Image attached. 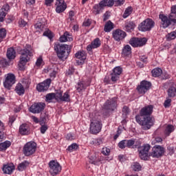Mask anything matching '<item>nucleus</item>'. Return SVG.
I'll return each mask as SVG.
<instances>
[{"label":"nucleus","instance_id":"obj_1","mask_svg":"<svg viewBox=\"0 0 176 176\" xmlns=\"http://www.w3.org/2000/svg\"><path fill=\"white\" fill-rule=\"evenodd\" d=\"M152 112H153V106L150 104L140 110V116H135L136 122L142 126L143 130H149L153 126V121H152V118H151Z\"/></svg>","mask_w":176,"mask_h":176},{"label":"nucleus","instance_id":"obj_2","mask_svg":"<svg viewBox=\"0 0 176 176\" xmlns=\"http://www.w3.org/2000/svg\"><path fill=\"white\" fill-rule=\"evenodd\" d=\"M72 47L65 44H55L54 50L60 60H67Z\"/></svg>","mask_w":176,"mask_h":176},{"label":"nucleus","instance_id":"obj_3","mask_svg":"<svg viewBox=\"0 0 176 176\" xmlns=\"http://www.w3.org/2000/svg\"><path fill=\"white\" fill-rule=\"evenodd\" d=\"M116 108H118V99L116 98L107 100L103 106V111L105 112L104 115L108 116L109 113L113 112Z\"/></svg>","mask_w":176,"mask_h":176},{"label":"nucleus","instance_id":"obj_4","mask_svg":"<svg viewBox=\"0 0 176 176\" xmlns=\"http://www.w3.org/2000/svg\"><path fill=\"white\" fill-rule=\"evenodd\" d=\"M19 54H21L19 64L22 65L21 69H23L24 65L30 61V57L32 56V52H31V48L28 47L21 50Z\"/></svg>","mask_w":176,"mask_h":176},{"label":"nucleus","instance_id":"obj_5","mask_svg":"<svg viewBox=\"0 0 176 176\" xmlns=\"http://www.w3.org/2000/svg\"><path fill=\"white\" fill-rule=\"evenodd\" d=\"M140 145L141 143L138 142ZM139 144H135V147L138 148L139 156L142 160H148L149 157V151L151 149V145L144 144L140 147Z\"/></svg>","mask_w":176,"mask_h":176},{"label":"nucleus","instance_id":"obj_6","mask_svg":"<svg viewBox=\"0 0 176 176\" xmlns=\"http://www.w3.org/2000/svg\"><path fill=\"white\" fill-rule=\"evenodd\" d=\"M115 5V1L114 0H103L101 1L98 4H96L94 6V13L95 14H100V12L105 8V6H108L109 8H111V6H113Z\"/></svg>","mask_w":176,"mask_h":176},{"label":"nucleus","instance_id":"obj_7","mask_svg":"<svg viewBox=\"0 0 176 176\" xmlns=\"http://www.w3.org/2000/svg\"><path fill=\"white\" fill-rule=\"evenodd\" d=\"M153 27H155V21L151 19H146L139 25L138 28L140 31L145 32L151 31Z\"/></svg>","mask_w":176,"mask_h":176},{"label":"nucleus","instance_id":"obj_8","mask_svg":"<svg viewBox=\"0 0 176 176\" xmlns=\"http://www.w3.org/2000/svg\"><path fill=\"white\" fill-rule=\"evenodd\" d=\"M36 151V143L29 142L26 143L23 147V153L25 156H31L34 155Z\"/></svg>","mask_w":176,"mask_h":176},{"label":"nucleus","instance_id":"obj_9","mask_svg":"<svg viewBox=\"0 0 176 176\" xmlns=\"http://www.w3.org/2000/svg\"><path fill=\"white\" fill-rule=\"evenodd\" d=\"M50 173L51 175H57L61 171V166L58 162L52 160L49 162Z\"/></svg>","mask_w":176,"mask_h":176},{"label":"nucleus","instance_id":"obj_10","mask_svg":"<svg viewBox=\"0 0 176 176\" xmlns=\"http://www.w3.org/2000/svg\"><path fill=\"white\" fill-rule=\"evenodd\" d=\"M164 153V148L162 147V146H155L152 148V152L149 153V156L159 159V157L163 156Z\"/></svg>","mask_w":176,"mask_h":176},{"label":"nucleus","instance_id":"obj_11","mask_svg":"<svg viewBox=\"0 0 176 176\" xmlns=\"http://www.w3.org/2000/svg\"><path fill=\"white\" fill-rule=\"evenodd\" d=\"M101 131V121L91 120L90 124V132L92 134H98Z\"/></svg>","mask_w":176,"mask_h":176},{"label":"nucleus","instance_id":"obj_12","mask_svg":"<svg viewBox=\"0 0 176 176\" xmlns=\"http://www.w3.org/2000/svg\"><path fill=\"white\" fill-rule=\"evenodd\" d=\"M151 86L152 84L151 82L143 80L140 82V85L137 87V90L140 94H145V93L151 89Z\"/></svg>","mask_w":176,"mask_h":176},{"label":"nucleus","instance_id":"obj_13","mask_svg":"<svg viewBox=\"0 0 176 176\" xmlns=\"http://www.w3.org/2000/svg\"><path fill=\"white\" fill-rule=\"evenodd\" d=\"M16 83V76L13 74H8L3 82L6 89H10Z\"/></svg>","mask_w":176,"mask_h":176},{"label":"nucleus","instance_id":"obj_14","mask_svg":"<svg viewBox=\"0 0 176 176\" xmlns=\"http://www.w3.org/2000/svg\"><path fill=\"white\" fill-rule=\"evenodd\" d=\"M129 43L133 47H141V46H144V45L146 44V38H131Z\"/></svg>","mask_w":176,"mask_h":176},{"label":"nucleus","instance_id":"obj_15","mask_svg":"<svg viewBox=\"0 0 176 176\" xmlns=\"http://www.w3.org/2000/svg\"><path fill=\"white\" fill-rule=\"evenodd\" d=\"M126 36H127V34H126V32L120 29H117L113 31V38L117 42H120V41H123V39H124Z\"/></svg>","mask_w":176,"mask_h":176},{"label":"nucleus","instance_id":"obj_16","mask_svg":"<svg viewBox=\"0 0 176 176\" xmlns=\"http://www.w3.org/2000/svg\"><path fill=\"white\" fill-rule=\"evenodd\" d=\"M45 107L46 104L43 102L35 103L30 107V111L32 113H40V112L45 109Z\"/></svg>","mask_w":176,"mask_h":176},{"label":"nucleus","instance_id":"obj_17","mask_svg":"<svg viewBox=\"0 0 176 176\" xmlns=\"http://www.w3.org/2000/svg\"><path fill=\"white\" fill-rule=\"evenodd\" d=\"M52 83V80L50 78L47 79L43 82L39 83L36 86V90L38 91H46L50 87V84Z\"/></svg>","mask_w":176,"mask_h":176},{"label":"nucleus","instance_id":"obj_18","mask_svg":"<svg viewBox=\"0 0 176 176\" xmlns=\"http://www.w3.org/2000/svg\"><path fill=\"white\" fill-rule=\"evenodd\" d=\"M87 56V54L85 51H78L76 53L75 57L78 59L76 60L78 65H82V64H85V60H86Z\"/></svg>","mask_w":176,"mask_h":176},{"label":"nucleus","instance_id":"obj_19","mask_svg":"<svg viewBox=\"0 0 176 176\" xmlns=\"http://www.w3.org/2000/svg\"><path fill=\"white\" fill-rule=\"evenodd\" d=\"M159 18L161 20V27H162V28H167L171 25L172 22L168 16L163 14H160L159 15Z\"/></svg>","mask_w":176,"mask_h":176},{"label":"nucleus","instance_id":"obj_20","mask_svg":"<svg viewBox=\"0 0 176 176\" xmlns=\"http://www.w3.org/2000/svg\"><path fill=\"white\" fill-rule=\"evenodd\" d=\"M56 100L58 101H64L65 102H69L71 101V98H69V94L67 92H65L63 96V93L61 92H58L55 94V97Z\"/></svg>","mask_w":176,"mask_h":176},{"label":"nucleus","instance_id":"obj_21","mask_svg":"<svg viewBox=\"0 0 176 176\" xmlns=\"http://www.w3.org/2000/svg\"><path fill=\"white\" fill-rule=\"evenodd\" d=\"M56 10L57 13H61L67 9V4L64 2V0H56Z\"/></svg>","mask_w":176,"mask_h":176},{"label":"nucleus","instance_id":"obj_22","mask_svg":"<svg viewBox=\"0 0 176 176\" xmlns=\"http://www.w3.org/2000/svg\"><path fill=\"white\" fill-rule=\"evenodd\" d=\"M2 170L4 174L10 175L14 171V165L13 164L3 165Z\"/></svg>","mask_w":176,"mask_h":176},{"label":"nucleus","instance_id":"obj_23","mask_svg":"<svg viewBox=\"0 0 176 176\" xmlns=\"http://www.w3.org/2000/svg\"><path fill=\"white\" fill-rule=\"evenodd\" d=\"M101 46V41H100V38H96L91 45H89L87 47V50L88 52H91L92 49H97V47H100Z\"/></svg>","mask_w":176,"mask_h":176},{"label":"nucleus","instance_id":"obj_24","mask_svg":"<svg viewBox=\"0 0 176 176\" xmlns=\"http://www.w3.org/2000/svg\"><path fill=\"white\" fill-rule=\"evenodd\" d=\"M60 42H71L72 36L68 32H65L59 38Z\"/></svg>","mask_w":176,"mask_h":176},{"label":"nucleus","instance_id":"obj_25","mask_svg":"<svg viewBox=\"0 0 176 176\" xmlns=\"http://www.w3.org/2000/svg\"><path fill=\"white\" fill-rule=\"evenodd\" d=\"M19 133L22 135H28L30 134L28 126L26 124H21L19 127Z\"/></svg>","mask_w":176,"mask_h":176},{"label":"nucleus","instance_id":"obj_26","mask_svg":"<svg viewBox=\"0 0 176 176\" xmlns=\"http://www.w3.org/2000/svg\"><path fill=\"white\" fill-rule=\"evenodd\" d=\"M15 91L19 96H23L25 93L24 86L21 83H18L15 87Z\"/></svg>","mask_w":176,"mask_h":176},{"label":"nucleus","instance_id":"obj_27","mask_svg":"<svg viewBox=\"0 0 176 176\" xmlns=\"http://www.w3.org/2000/svg\"><path fill=\"white\" fill-rule=\"evenodd\" d=\"M7 57L9 60H13L16 58V51L13 47H10L8 49Z\"/></svg>","mask_w":176,"mask_h":176},{"label":"nucleus","instance_id":"obj_28","mask_svg":"<svg viewBox=\"0 0 176 176\" xmlns=\"http://www.w3.org/2000/svg\"><path fill=\"white\" fill-rule=\"evenodd\" d=\"M30 166V162L28 161H23L21 163L19 164L17 166V170L19 171H24V170L27 169V167Z\"/></svg>","mask_w":176,"mask_h":176},{"label":"nucleus","instance_id":"obj_29","mask_svg":"<svg viewBox=\"0 0 176 176\" xmlns=\"http://www.w3.org/2000/svg\"><path fill=\"white\" fill-rule=\"evenodd\" d=\"M113 28V23H112L111 21H108L104 28V32H111Z\"/></svg>","mask_w":176,"mask_h":176},{"label":"nucleus","instance_id":"obj_30","mask_svg":"<svg viewBox=\"0 0 176 176\" xmlns=\"http://www.w3.org/2000/svg\"><path fill=\"white\" fill-rule=\"evenodd\" d=\"M135 27V24L134 23V22L129 21L125 24L124 30L125 31L130 32L131 30H134Z\"/></svg>","mask_w":176,"mask_h":176},{"label":"nucleus","instance_id":"obj_31","mask_svg":"<svg viewBox=\"0 0 176 176\" xmlns=\"http://www.w3.org/2000/svg\"><path fill=\"white\" fill-rule=\"evenodd\" d=\"M122 54L124 56H130L131 54V47L129 45H126L122 49Z\"/></svg>","mask_w":176,"mask_h":176},{"label":"nucleus","instance_id":"obj_32","mask_svg":"<svg viewBox=\"0 0 176 176\" xmlns=\"http://www.w3.org/2000/svg\"><path fill=\"white\" fill-rule=\"evenodd\" d=\"M162 73L163 71L160 68H155L151 71L152 76H154V78H157V76H160Z\"/></svg>","mask_w":176,"mask_h":176},{"label":"nucleus","instance_id":"obj_33","mask_svg":"<svg viewBox=\"0 0 176 176\" xmlns=\"http://www.w3.org/2000/svg\"><path fill=\"white\" fill-rule=\"evenodd\" d=\"M12 145L10 141H6L0 144V151H6L7 148H9Z\"/></svg>","mask_w":176,"mask_h":176},{"label":"nucleus","instance_id":"obj_34","mask_svg":"<svg viewBox=\"0 0 176 176\" xmlns=\"http://www.w3.org/2000/svg\"><path fill=\"white\" fill-rule=\"evenodd\" d=\"M173 131H174V126L169 124V125H167V126L166 127L164 133H165V135L168 137V135H170V134H171Z\"/></svg>","mask_w":176,"mask_h":176},{"label":"nucleus","instance_id":"obj_35","mask_svg":"<svg viewBox=\"0 0 176 176\" xmlns=\"http://www.w3.org/2000/svg\"><path fill=\"white\" fill-rule=\"evenodd\" d=\"M76 87L78 93H80V91H83V90L86 89V86H85L83 82H78Z\"/></svg>","mask_w":176,"mask_h":176},{"label":"nucleus","instance_id":"obj_36","mask_svg":"<svg viewBox=\"0 0 176 176\" xmlns=\"http://www.w3.org/2000/svg\"><path fill=\"white\" fill-rule=\"evenodd\" d=\"M49 120V116H47L46 113L43 114L41 116L40 118V124H45L46 123V122H47Z\"/></svg>","mask_w":176,"mask_h":176},{"label":"nucleus","instance_id":"obj_37","mask_svg":"<svg viewBox=\"0 0 176 176\" xmlns=\"http://www.w3.org/2000/svg\"><path fill=\"white\" fill-rule=\"evenodd\" d=\"M168 19L170 20L171 23L176 24V12L170 11V13L168 15Z\"/></svg>","mask_w":176,"mask_h":176},{"label":"nucleus","instance_id":"obj_38","mask_svg":"<svg viewBox=\"0 0 176 176\" xmlns=\"http://www.w3.org/2000/svg\"><path fill=\"white\" fill-rule=\"evenodd\" d=\"M176 88L171 87L168 89V97H175Z\"/></svg>","mask_w":176,"mask_h":176},{"label":"nucleus","instance_id":"obj_39","mask_svg":"<svg viewBox=\"0 0 176 176\" xmlns=\"http://www.w3.org/2000/svg\"><path fill=\"white\" fill-rule=\"evenodd\" d=\"M132 168L134 171H141V168H142V166L140 163L138 162H134L132 164Z\"/></svg>","mask_w":176,"mask_h":176},{"label":"nucleus","instance_id":"obj_40","mask_svg":"<svg viewBox=\"0 0 176 176\" xmlns=\"http://www.w3.org/2000/svg\"><path fill=\"white\" fill-rule=\"evenodd\" d=\"M123 72V69H122V67H120V66H118L116 67L113 69V74H115L116 75H118L120 76V75H122V72Z\"/></svg>","mask_w":176,"mask_h":176},{"label":"nucleus","instance_id":"obj_41","mask_svg":"<svg viewBox=\"0 0 176 176\" xmlns=\"http://www.w3.org/2000/svg\"><path fill=\"white\" fill-rule=\"evenodd\" d=\"M5 130V124H3V122L0 120V142H1L2 140H3V131Z\"/></svg>","mask_w":176,"mask_h":176},{"label":"nucleus","instance_id":"obj_42","mask_svg":"<svg viewBox=\"0 0 176 176\" xmlns=\"http://www.w3.org/2000/svg\"><path fill=\"white\" fill-rule=\"evenodd\" d=\"M131 12H133V8L131 7H128L124 12L123 18L126 19V17H129V16L131 14Z\"/></svg>","mask_w":176,"mask_h":176},{"label":"nucleus","instance_id":"obj_43","mask_svg":"<svg viewBox=\"0 0 176 176\" xmlns=\"http://www.w3.org/2000/svg\"><path fill=\"white\" fill-rule=\"evenodd\" d=\"M120 78V76H119L118 74H115L114 73L111 74V82H113V83H116Z\"/></svg>","mask_w":176,"mask_h":176},{"label":"nucleus","instance_id":"obj_44","mask_svg":"<svg viewBox=\"0 0 176 176\" xmlns=\"http://www.w3.org/2000/svg\"><path fill=\"white\" fill-rule=\"evenodd\" d=\"M55 97L56 94L54 93L47 94L45 96V100L47 101V102H50V101H52V100L54 99Z\"/></svg>","mask_w":176,"mask_h":176},{"label":"nucleus","instance_id":"obj_45","mask_svg":"<svg viewBox=\"0 0 176 176\" xmlns=\"http://www.w3.org/2000/svg\"><path fill=\"white\" fill-rule=\"evenodd\" d=\"M6 36V29L1 28L0 29V42L3 41V38Z\"/></svg>","mask_w":176,"mask_h":176},{"label":"nucleus","instance_id":"obj_46","mask_svg":"<svg viewBox=\"0 0 176 176\" xmlns=\"http://www.w3.org/2000/svg\"><path fill=\"white\" fill-rule=\"evenodd\" d=\"M135 144V140H126V148H131Z\"/></svg>","mask_w":176,"mask_h":176},{"label":"nucleus","instance_id":"obj_47","mask_svg":"<svg viewBox=\"0 0 176 176\" xmlns=\"http://www.w3.org/2000/svg\"><path fill=\"white\" fill-rule=\"evenodd\" d=\"M118 146L120 149H124V148L127 147L126 140H122L118 143Z\"/></svg>","mask_w":176,"mask_h":176},{"label":"nucleus","instance_id":"obj_48","mask_svg":"<svg viewBox=\"0 0 176 176\" xmlns=\"http://www.w3.org/2000/svg\"><path fill=\"white\" fill-rule=\"evenodd\" d=\"M34 27H35L36 30H38V31H39V30L41 31H42L45 27V25L42 24V23H41V22H38L35 24Z\"/></svg>","mask_w":176,"mask_h":176},{"label":"nucleus","instance_id":"obj_49","mask_svg":"<svg viewBox=\"0 0 176 176\" xmlns=\"http://www.w3.org/2000/svg\"><path fill=\"white\" fill-rule=\"evenodd\" d=\"M91 144H93L94 145H101V144H102V139H94L91 142Z\"/></svg>","mask_w":176,"mask_h":176},{"label":"nucleus","instance_id":"obj_50","mask_svg":"<svg viewBox=\"0 0 176 176\" xmlns=\"http://www.w3.org/2000/svg\"><path fill=\"white\" fill-rule=\"evenodd\" d=\"M41 127L40 128V130H41V134H45V133H46L48 127H47V125L46 124H41Z\"/></svg>","mask_w":176,"mask_h":176},{"label":"nucleus","instance_id":"obj_51","mask_svg":"<svg viewBox=\"0 0 176 176\" xmlns=\"http://www.w3.org/2000/svg\"><path fill=\"white\" fill-rule=\"evenodd\" d=\"M75 138H76V137L72 133H68L66 135V140H67V141H72L73 140H75Z\"/></svg>","mask_w":176,"mask_h":176},{"label":"nucleus","instance_id":"obj_52","mask_svg":"<svg viewBox=\"0 0 176 176\" xmlns=\"http://www.w3.org/2000/svg\"><path fill=\"white\" fill-rule=\"evenodd\" d=\"M78 146L76 143H73L72 145L69 146L67 148V151H74V149H77Z\"/></svg>","mask_w":176,"mask_h":176},{"label":"nucleus","instance_id":"obj_53","mask_svg":"<svg viewBox=\"0 0 176 176\" xmlns=\"http://www.w3.org/2000/svg\"><path fill=\"white\" fill-rule=\"evenodd\" d=\"M43 36H47V38H49V39H52V38H53V33H52L50 30L45 31L43 33Z\"/></svg>","mask_w":176,"mask_h":176},{"label":"nucleus","instance_id":"obj_54","mask_svg":"<svg viewBox=\"0 0 176 176\" xmlns=\"http://www.w3.org/2000/svg\"><path fill=\"white\" fill-rule=\"evenodd\" d=\"M110 153H111V150L107 147L103 148L102 149V153L103 155H105V156H108V155H109Z\"/></svg>","mask_w":176,"mask_h":176},{"label":"nucleus","instance_id":"obj_55","mask_svg":"<svg viewBox=\"0 0 176 176\" xmlns=\"http://www.w3.org/2000/svg\"><path fill=\"white\" fill-rule=\"evenodd\" d=\"M171 106V99H166L165 101H164V107L165 108H168Z\"/></svg>","mask_w":176,"mask_h":176},{"label":"nucleus","instance_id":"obj_56","mask_svg":"<svg viewBox=\"0 0 176 176\" xmlns=\"http://www.w3.org/2000/svg\"><path fill=\"white\" fill-rule=\"evenodd\" d=\"M129 107H127V106H124L122 109L123 116H127V115H129Z\"/></svg>","mask_w":176,"mask_h":176},{"label":"nucleus","instance_id":"obj_57","mask_svg":"<svg viewBox=\"0 0 176 176\" xmlns=\"http://www.w3.org/2000/svg\"><path fill=\"white\" fill-rule=\"evenodd\" d=\"M115 6H120L124 3V0H115Z\"/></svg>","mask_w":176,"mask_h":176},{"label":"nucleus","instance_id":"obj_58","mask_svg":"<svg viewBox=\"0 0 176 176\" xmlns=\"http://www.w3.org/2000/svg\"><path fill=\"white\" fill-rule=\"evenodd\" d=\"M109 17H111V14L109 12H106L103 15V21H107V20L109 19Z\"/></svg>","mask_w":176,"mask_h":176},{"label":"nucleus","instance_id":"obj_59","mask_svg":"<svg viewBox=\"0 0 176 176\" xmlns=\"http://www.w3.org/2000/svg\"><path fill=\"white\" fill-rule=\"evenodd\" d=\"M54 1V0H45V5H46V6H52V3H53Z\"/></svg>","mask_w":176,"mask_h":176},{"label":"nucleus","instance_id":"obj_60","mask_svg":"<svg viewBox=\"0 0 176 176\" xmlns=\"http://www.w3.org/2000/svg\"><path fill=\"white\" fill-rule=\"evenodd\" d=\"M111 79H109V76H106L104 79V82L106 85H111Z\"/></svg>","mask_w":176,"mask_h":176},{"label":"nucleus","instance_id":"obj_61","mask_svg":"<svg viewBox=\"0 0 176 176\" xmlns=\"http://www.w3.org/2000/svg\"><path fill=\"white\" fill-rule=\"evenodd\" d=\"M168 151H169L168 154L170 155V156H171L174 154V147L168 146Z\"/></svg>","mask_w":176,"mask_h":176},{"label":"nucleus","instance_id":"obj_62","mask_svg":"<svg viewBox=\"0 0 176 176\" xmlns=\"http://www.w3.org/2000/svg\"><path fill=\"white\" fill-rule=\"evenodd\" d=\"M19 25H20V27H25V25H27V22H25V21L21 19L19 21Z\"/></svg>","mask_w":176,"mask_h":176},{"label":"nucleus","instance_id":"obj_63","mask_svg":"<svg viewBox=\"0 0 176 176\" xmlns=\"http://www.w3.org/2000/svg\"><path fill=\"white\" fill-rule=\"evenodd\" d=\"M42 58H38L36 62V65H37V67L41 66V64H42Z\"/></svg>","mask_w":176,"mask_h":176},{"label":"nucleus","instance_id":"obj_64","mask_svg":"<svg viewBox=\"0 0 176 176\" xmlns=\"http://www.w3.org/2000/svg\"><path fill=\"white\" fill-rule=\"evenodd\" d=\"M1 10H3L4 12H8L9 11V5L6 4L5 6H3V8H1Z\"/></svg>","mask_w":176,"mask_h":176}]
</instances>
